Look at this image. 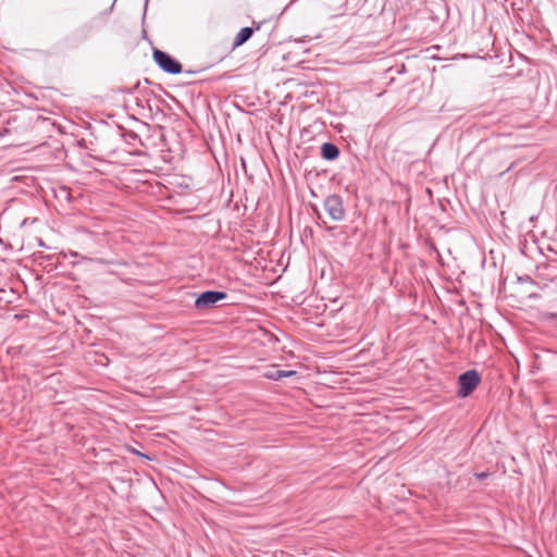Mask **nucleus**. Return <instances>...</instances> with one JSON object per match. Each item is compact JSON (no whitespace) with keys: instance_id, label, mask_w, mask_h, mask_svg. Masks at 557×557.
<instances>
[{"instance_id":"1","label":"nucleus","mask_w":557,"mask_h":557,"mask_svg":"<svg viewBox=\"0 0 557 557\" xmlns=\"http://www.w3.org/2000/svg\"><path fill=\"white\" fill-rule=\"evenodd\" d=\"M480 383V375L476 371H467L459 376V395L467 397Z\"/></svg>"},{"instance_id":"2","label":"nucleus","mask_w":557,"mask_h":557,"mask_svg":"<svg viewBox=\"0 0 557 557\" xmlns=\"http://www.w3.org/2000/svg\"><path fill=\"white\" fill-rule=\"evenodd\" d=\"M153 59L156 63L164 71L171 74H178L182 72L181 64L172 59L169 54L163 51L154 50Z\"/></svg>"},{"instance_id":"4","label":"nucleus","mask_w":557,"mask_h":557,"mask_svg":"<svg viewBox=\"0 0 557 557\" xmlns=\"http://www.w3.org/2000/svg\"><path fill=\"white\" fill-rule=\"evenodd\" d=\"M226 298V294L222 292L209 290L202 293L195 301L198 309H207L215 305L218 301Z\"/></svg>"},{"instance_id":"7","label":"nucleus","mask_w":557,"mask_h":557,"mask_svg":"<svg viewBox=\"0 0 557 557\" xmlns=\"http://www.w3.org/2000/svg\"><path fill=\"white\" fill-rule=\"evenodd\" d=\"M252 33L253 32H252V29L250 27L242 28L240 32L238 33V35L236 36L234 45L235 46L243 45L244 42H246L251 37Z\"/></svg>"},{"instance_id":"5","label":"nucleus","mask_w":557,"mask_h":557,"mask_svg":"<svg viewBox=\"0 0 557 557\" xmlns=\"http://www.w3.org/2000/svg\"><path fill=\"white\" fill-rule=\"evenodd\" d=\"M294 374H295V371H284V370L277 369V368H272L264 374V376H267L268 379H272V380H280L282 377H287V376H290Z\"/></svg>"},{"instance_id":"6","label":"nucleus","mask_w":557,"mask_h":557,"mask_svg":"<svg viewBox=\"0 0 557 557\" xmlns=\"http://www.w3.org/2000/svg\"><path fill=\"white\" fill-rule=\"evenodd\" d=\"M339 151L336 146L332 144H323L322 146V156L327 160H333L338 156Z\"/></svg>"},{"instance_id":"3","label":"nucleus","mask_w":557,"mask_h":557,"mask_svg":"<svg viewBox=\"0 0 557 557\" xmlns=\"http://www.w3.org/2000/svg\"><path fill=\"white\" fill-rule=\"evenodd\" d=\"M324 208L326 213L333 221H339L344 218L343 202L338 196H329L325 199Z\"/></svg>"}]
</instances>
